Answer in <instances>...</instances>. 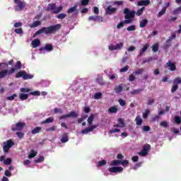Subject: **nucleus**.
<instances>
[{
    "instance_id": "nucleus-22",
    "label": "nucleus",
    "mask_w": 181,
    "mask_h": 181,
    "mask_svg": "<svg viewBox=\"0 0 181 181\" xmlns=\"http://www.w3.org/2000/svg\"><path fill=\"white\" fill-rule=\"evenodd\" d=\"M108 112L110 114H117V112H118V107L117 106L110 107L108 109Z\"/></svg>"
},
{
    "instance_id": "nucleus-3",
    "label": "nucleus",
    "mask_w": 181,
    "mask_h": 181,
    "mask_svg": "<svg viewBox=\"0 0 181 181\" xmlns=\"http://www.w3.org/2000/svg\"><path fill=\"white\" fill-rule=\"evenodd\" d=\"M46 11H52V13H60L62 11H63V6H59V7H56V4H49L48 6L46 8Z\"/></svg>"
},
{
    "instance_id": "nucleus-8",
    "label": "nucleus",
    "mask_w": 181,
    "mask_h": 181,
    "mask_svg": "<svg viewBox=\"0 0 181 181\" xmlns=\"http://www.w3.org/2000/svg\"><path fill=\"white\" fill-rule=\"evenodd\" d=\"M151 151V145L150 144H145L143 146V150L138 153L140 156H146L148 155V151Z\"/></svg>"
},
{
    "instance_id": "nucleus-33",
    "label": "nucleus",
    "mask_w": 181,
    "mask_h": 181,
    "mask_svg": "<svg viewBox=\"0 0 181 181\" xmlns=\"http://www.w3.org/2000/svg\"><path fill=\"white\" fill-rule=\"evenodd\" d=\"M135 121H136V125H142V122H144V121L141 119V117L139 116H136Z\"/></svg>"
},
{
    "instance_id": "nucleus-40",
    "label": "nucleus",
    "mask_w": 181,
    "mask_h": 181,
    "mask_svg": "<svg viewBox=\"0 0 181 181\" xmlns=\"http://www.w3.org/2000/svg\"><path fill=\"white\" fill-rule=\"evenodd\" d=\"M165 13H166V7H163V9L159 11L158 17L160 18V16H163V15H165Z\"/></svg>"
},
{
    "instance_id": "nucleus-54",
    "label": "nucleus",
    "mask_w": 181,
    "mask_h": 181,
    "mask_svg": "<svg viewBox=\"0 0 181 181\" xmlns=\"http://www.w3.org/2000/svg\"><path fill=\"white\" fill-rule=\"evenodd\" d=\"M174 121L175 124H177L178 125L181 123V118L179 116H175L174 118Z\"/></svg>"
},
{
    "instance_id": "nucleus-30",
    "label": "nucleus",
    "mask_w": 181,
    "mask_h": 181,
    "mask_svg": "<svg viewBox=\"0 0 181 181\" xmlns=\"http://www.w3.org/2000/svg\"><path fill=\"white\" fill-rule=\"evenodd\" d=\"M121 165V160H115L111 161L110 165L111 166H118Z\"/></svg>"
},
{
    "instance_id": "nucleus-56",
    "label": "nucleus",
    "mask_w": 181,
    "mask_h": 181,
    "mask_svg": "<svg viewBox=\"0 0 181 181\" xmlns=\"http://www.w3.org/2000/svg\"><path fill=\"white\" fill-rule=\"evenodd\" d=\"M101 95H103V93H101L100 92L96 93L94 95V99L95 100H100V98H101Z\"/></svg>"
},
{
    "instance_id": "nucleus-2",
    "label": "nucleus",
    "mask_w": 181,
    "mask_h": 181,
    "mask_svg": "<svg viewBox=\"0 0 181 181\" xmlns=\"http://www.w3.org/2000/svg\"><path fill=\"white\" fill-rule=\"evenodd\" d=\"M123 13H124V23H132L134 18H135L136 12L135 11H131L128 8L124 9Z\"/></svg>"
},
{
    "instance_id": "nucleus-26",
    "label": "nucleus",
    "mask_w": 181,
    "mask_h": 181,
    "mask_svg": "<svg viewBox=\"0 0 181 181\" xmlns=\"http://www.w3.org/2000/svg\"><path fill=\"white\" fill-rule=\"evenodd\" d=\"M96 81H98V84H100V86H105V82L104 81L103 76L98 77Z\"/></svg>"
},
{
    "instance_id": "nucleus-29",
    "label": "nucleus",
    "mask_w": 181,
    "mask_h": 181,
    "mask_svg": "<svg viewBox=\"0 0 181 181\" xmlns=\"http://www.w3.org/2000/svg\"><path fill=\"white\" fill-rule=\"evenodd\" d=\"M42 25V22L39 21H35L33 23V24L30 26V28H37V26H40Z\"/></svg>"
},
{
    "instance_id": "nucleus-20",
    "label": "nucleus",
    "mask_w": 181,
    "mask_h": 181,
    "mask_svg": "<svg viewBox=\"0 0 181 181\" xmlns=\"http://www.w3.org/2000/svg\"><path fill=\"white\" fill-rule=\"evenodd\" d=\"M124 90V85L119 84L118 86H116L115 88V91L117 94H119V93H122V90Z\"/></svg>"
},
{
    "instance_id": "nucleus-28",
    "label": "nucleus",
    "mask_w": 181,
    "mask_h": 181,
    "mask_svg": "<svg viewBox=\"0 0 181 181\" xmlns=\"http://www.w3.org/2000/svg\"><path fill=\"white\" fill-rule=\"evenodd\" d=\"M146 25H148V19L145 18V19H143L140 22L139 27L140 28H145V26H146Z\"/></svg>"
},
{
    "instance_id": "nucleus-1",
    "label": "nucleus",
    "mask_w": 181,
    "mask_h": 181,
    "mask_svg": "<svg viewBox=\"0 0 181 181\" xmlns=\"http://www.w3.org/2000/svg\"><path fill=\"white\" fill-rule=\"evenodd\" d=\"M61 28L62 24H56L48 27H42L41 29L35 33V34L33 35V37H36L37 35H41V33H45V35H53L58 30H60Z\"/></svg>"
},
{
    "instance_id": "nucleus-12",
    "label": "nucleus",
    "mask_w": 181,
    "mask_h": 181,
    "mask_svg": "<svg viewBox=\"0 0 181 181\" xmlns=\"http://www.w3.org/2000/svg\"><path fill=\"white\" fill-rule=\"evenodd\" d=\"M124 47V42H120L118 44H116L115 45H110L109 46V50H121V49Z\"/></svg>"
},
{
    "instance_id": "nucleus-32",
    "label": "nucleus",
    "mask_w": 181,
    "mask_h": 181,
    "mask_svg": "<svg viewBox=\"0 0 181 181\" xmlns=\"http://www.w3.org/2000/svg\"><path fill=\"white\" fill-rule=\"evenodd\" d=\"M45 50H47V52H52L53 50V45L52 44H46L45 46Z\"/></svg>"
},
{
    "instance_id": "nucleus-7",
    "label": "nucleus",
    "mask_w": 181,
    "mask_h": 181,
    "mask_svg": "<svg viewBox=\"0 0 181 181\" xmlns=\"http://www.w3.org/2000/svg\"><path fill=\"white\" fill-rule=\"evenodd\" d=\"M13 73H15L14 68H12L10 71L8 69L0 71V78H4V77H6V76H11V74H13Z\"/></svg>"
},
{
    "instance_id": "nucleus-63",
    "label": "nucleus",
    "mask_w": 181,
    "mask_h": 181,
    "mask_svg": "<svg viewBox=\"0 0 181 181\" xmlns=\"http://www.w3.org/2000/svg\"><path fill=\"white\" fill-rule=\"evenodd\" d=\"M149 110H146V112L144 113H143V118L144 119H146V118H148V115H149Z\"/></svg>"
},
{
    "instance_id": "nucleus-23",
    "label": "nucleus",
    "mask_w": 181,
    "mask_h": 181,
    "mask_svg": "<svg viewBox=\"0 0 181 181\" xmlns=\"http://www.w3.org/2000/svg\"><path fill=\"white\" fill-rule=\"evenodd\" d=\"M19 98L21 101H25V100H28L29 98V95L28 93H20Z\"/></svg>"
},
{
    "instance_id": "nucleus-34",
    "label": "nucleus",
    "mask_w": 181,
    "mask_h": 181,
    "mask_svg": "<svg viewBox=\"0 0 181 181\" xmlns=\"http://www.w3.org/2000/svg\"><path fill=\"white\" fill-rule=\"evenodd\" d=\"M118 124H120L121 128H124L125 127V121L122 118H119L118 119Z\"/></svg>"
},
{
    "instance_id": "nucleus-37",
    "label": "nucleus",
    "mask_w": 181,
    "mask_h": 181,
    "mask_svg": "<svg viewBox=\"0 0 181 181\" xmlns=\"http://www.w3.org/2000/svg\"><path fill=\"white\" fill-rule=\"evenodd\" d=\"M141 91H144V89H136L132 91L131 94H132V95H138V94H139V93Z\"/></svg>"
},
{
    "instance_id": "nucleus-17",
    "label": "nucleus",
    "mask_w": 181,
    "mask_h": 181,
    "mask_svg": "<svg viewBox=\"0 0 181 181\" xmlns=\"http://www.w3.org/2000/svg\"><path fill=\"white\" fill-rule=\"evenodd\" d=\"M148 49H149L148 44H146L145 45H144V47L139 52V56H142V54H144V53H145V52H146Z\"/></svg>"
},
{
    "instance_id": "nucleus-38",
    "label": "nucleus",
    "mask_w": 181,
    "mask_h": 181,
    "mask_svg": "<svg viewBox=\"0 0 181 181\" xmlns=\"http://www.w3.org/2000/svg\"><path fill=\"white\" fill-rule=\"evenodd\" d=\"M105 165H107V160H102L98 161L97 166L101 167V166H105Z\"/></svg>"
},
{
    "instance_id": "nucleus-39",
    "label": "nucleus",
    "mask_w": 181,
    "mask_h": 181,
    "mask_svg": "<svg viewBox=\"0 0 181 181\" xmlns=\"http://www.w3.org/2000/svg\"><path fill=\"white\" fill-rule=\"evenodd\" d=\"M144 11H145V7H141L140 9L137 11V12L136 13V15L137 16H141V15L144 13Z\"/></svg>"
},
{
    "instance_id": "nucleus-44",
    "label": "nucleus",
    "mask_w": 181,
    "mask_h": 181,
    "mask_svg": "<svg viewBox=\"0 0 181 181\" xmlns=\"http://www.w3.org/2000/svg\"><path fill=\"white\" fill-rule=\"evenodd\" d=\"M16 97H18V95L16 93H14L11 96L7 97L6 100H8V101H13Z\"/></svg>"
},
{
    "instance_id": "nucleus-58",
    "label": "nucleus",
    "mask_w": 181,
    "mask_h": 181,
    "mask_svg": "<svg viewBox=\"0 0 181 181\" xmlns=\"http://www.w3.org/2000/svg\"><path fill=\"white\" fill-rule=\"evenodd\" d=\"M118 103L121 107H124L127 105V101L124 100V99H119Z\"/></svg>"
},
{
    "instance_id": "nucleus-53",
    "label": "nucleus",
    "mask_w": 181,
    "mask_h": 181,
    "mask_svg": "<svg viewBox=\"0 0 181 181\" xmlns=\"http://www.w3.org/2000/svg\"><path fill=\"white\" fill-rule=\"evenodd\" d=\"M129 70V66L127 65L124 67L120 69L119 71L120 73H125L126 71H128Z\"/></svg>"
},
{
    "instance_id": "nucleus-61",
    "label": "nucleus",
    "mask_w": 181,
    "mask_h": 181,
    "mask_svg": "<svg viewBox=\"0 0 181 181\" xmlns=\"http://www.w3.org/2000/svg\"><path fill=\"white\" fill-rule=\"evenodd\" d=\"M14 32L17 33V35H21V33H23V30H22V28H16Z\"/></svg>"
},
{
    "instance_id": "nucleus-10",
    "label": "nucleus",
    "mask_w": 181,
    "mask_h": 181,
    "mask_svg": "<svg viewBox=\"0 0 181 181\" xmlns=\"http://www.w3.org/2000/svg\"><path fill=\"white\" fill-rule=\"evenodd\" d=\"M16 4L17 6H15V11L16 12H18L20 11H23V8L26 6V2L25 1H17Z\"/></svg>"
},
{
    "instance_id": "nucleus-4",
    "label": "nucleus",
    "mask_w": 181,
    "mask_h": 181,
    "mask_svg": "<svg viewBox=\"0 0 181 181\" xmlns=\"http://www.w3.org/2000/svg\"><path fill=\"white\" fill-rule=\"evenodd\" d=\"M21 77H22L23 80H30L33 78V75L28 74L25 71H21L16 74V78H21Z\"/></svg>"
},
{
    "instance_id": "nucleus-50",
    "label": "nucleus",
    "mask_w": 181,
    "mask_h": 181,
    "mask_svg": "<svg viewBox=\"0 0 181 181\" xmlns=\"http://www.w3.org/2000/svg\"><path fill=\"white\" fill-rule=\"evenodd\" d=\"M135 29H136L135 25H132L127 28V30H128V32H132L135 30Z\"/></svg>"
},
{
    "instance_id": "nucleus-41",
    "label": "nucleus",
    "mask_w": 181,
    "mask_h": 181,
    "mask_svg": "<svg viewBox=\"0 0 181 181\" xmlns=\"http://www.w3.org/2000/svg\"><path fill=\"white\" fill-rule=\"evenodd\" d=\"M57 129V126H52L51 127H49L46 129V132H52L53 131H56Z\"/></svg>"
},
{
    "instance_id": "nucleus-59",
    "label": "nucleus",
    "mask_w": 181,
    "mask_h": 181,
    "mask_svg": "<svg viewBox=\"0 0 181 181\" xmlns=\"http://www.w3.org/2000/svg\"><path fill=\"white\" fill-rule=\"evenodd\" d=\"M67 16V14L66 13H59L58 16H57V19H64Z\"/></svg>"
},
{
    "instance_id": "nucleus-9",
    "label": "nucleus",
    "mask_w": 181,
    "mask_h": 181,
    "mask_svg": "<svg viewBox=\"0 0 181 181\" xmlns=\"http://www.w3.org/2000/svg\"><path fill=\"white\" fill-rule=\"evenodd\" d=\"M78 117V114L77 112L72 111L70 112L68 115H63L59 117V119H66V118H77Z\"/></svg>"
},
{
    "instance_id": "nucleus-14",
    "label": "nucleus",
    "mask_w": 181,
    "mask_h": 181,
    "mask_svg": "<svg viewBox=\"0 0 181 181\" xmlns=\"http://www.w3.org/2000/svg\"><path fill=\"white\" fill-rule=\"evenodd\" d=\"M95 128H97V126L92 125L86 129L81 130V134H83V135H86V134H88V132H93V131H94Z\"/></svg>"
},
{
    "instance_id": "nucleus-27",
    "label": "nucleus",
    "mask_w": 181,
    "mask_h": 181,
    "mask_svg": "<svg viewBox=\"0 0 181 181\" xmlns=\"http://www.w3.org/2000/svg\"><path fill=\"white\" fill-rule=\"evenodd\" d=\"M101 19V17L98 16H91L88 18L89 21H93V22H97V21H100Z\"/></svg>"
},
{
    "instance_id": "nucleus-51",
    "label": "nucleus",
    "mask_w": 181,
    "mask_h": 181,
    "mask_svg": "<svg viewBox=\"0 0 181 181\" xmlns=\"http://www.w3.org/2000/svg\"><path fill=\"white\" fill-rule=\"evenodd\" d=\"M170 47V41H168L167 40L165 43L163 45V49L166 50L169 49Z\"/></svg>"
},
{
    "instance_id": "nucleus-48",
    "label": "nucleus",
    "mask_w": 181,
    "mask_h": 181,
    "mask_svg": "<svg viewBox=\"0 0 181 181\" xmlns=\"http://www.w3.org/2000/svg\"><path fill=\"white\" fill-rule=\"evenodd\" d=\"M181 83V78L177 77L173 80V84L178 85Z\"/></svg>"
},
{
    "instance_id": "nucleus-60",
    "label": "nucleus",
    "mask_w": 181,
    "mask_h": 181,
    "mask_svg": "<svg viewBox=\"0 0 181 181\" xmlns=\"http://www.w3.org/2000/svg\"><path fill=\"white\" fill-rule=\"evenodd\" d=\"M20 91L21 93H29V91H32V90L30 88H21L20 89Z\"/></svg>"
},
{
    "instance_id": "nucleus-64",
    "label": "nucleus",
    "mask_w": 181,
    "mask_h": 181,
    "mask_svg": "<svg viewBox=\"0 0 181 181\" xmlns=\"http://www.w3.org/2000/svg\"><path fill=\"white\" fill-rule=\"evenodd\" d=\"M88 2H90V0H81V5H83V6H86V5H88Z\"/></svg>"
},
{
    "instance_id": "nucleus-21",
    "label": "nucleus",
    "mask_w": 181,
    "mask_h": 181,
    "mask_svg": "<svg viewBox=\"0 0 181 181\" xmlns=\"http://www.w3.org/2000/svg\"><path fill=\"white\" fill-rule=\"evenodd\" d=\"M31 45L34 49L36 47H38V46H40V40L35 39V40H33L31 42Z\"/></svg>"
},
{
    "instance_id": "nucleus-35",
    "label": "nucleus",
    "mask_w": 181,
    "mask_h": 181,
    "mask_svg": "<svg viewBox=\"0 0 181 181\" xmlns=\"http://www.w3.org/2000/svg\"><path fill=\"white\" fill-rule=\"evenodd\" d=\"M15 71L16 70H21V69H22V62H21V61H18L16 62V64L15 65Z\"/></svg>"
},
{
    "instance_id": "nucleus-45",
    "label": "nucleus",
    "mask_w": 181,
    "mask_h": 181,
    "mask_svg": "<svg viewBox=\"0 0 181 181\" xmlns=\"http://www.w3.org/2000/svg\"><path fill=\"white\" fill-rule=\"evenodd\" d=\"M37 155V152L35 151V150H31L30 153L28 155V158H35Z\"/></svg>"
},
{
    "instance_id": "nucleus-5",
    "label": "nucleus",
    "mask_w": 181,
    "mask_h": 181,
    "mask_svg": "<svg viewBox=\"0 0 181 181\" xmlns=\"http://www.w3.org/2000/svg\"><path fill=\"white\" fill-rule=\"evenodd\" d=\"M4 146H3V151L5 153L9 152V149L15 145V142L12 139L7 140L6 142H4Z\"/></svg>"
},
{
    "instance_id": "nucleus-15",
    "label": "nucleus",
    "mask_w": 181,
    "mask_h": 181,
    "mask_svg": "<svg viewBox=\"0 0 181 181\" xmlns=\"http://www.w3.org/2000/svg\"><path fill=\"white\" fill-rule=\"evenodd\" d=\"M105 12L107 15H113L117 12V8H114L112 6H107V8L105 9Z\"/></svg>"
},
{
    "instance_id": "nucleus-42",
    "label": "nucleus",
    "mask_w": 181,
    "mask_h": 181,
    "mask_svg": "<svg viewBox=\"0 0 181 181\" xmlns=\"http://www.w3.org/2000/svg\"><path fill=\"white\" fill-rule=\"evenodd\" d=\"M180 12H181V6H180L178 8H175L173 11V15H179V13H180Z\"/></svg>"
},
{
    "instance_id": "nucleus-6",
    "label": "nucleus",
    "mask_w": 181,
    "mask_h": 181,
    "mask_svg": "<svg viewBox=\"0 0 181 181\" xmlns=\"http://www.w3.org/2000/svg\"><path fill=\"white\" fill-rule=\"evenodd\" d=\"M25 127H26V124L25 122H18L16 124H13L11 126V131H13V132L16 131H22Z\"/></svg>"
},
{
    "instance_id": "nucleus-62",
    "label": "nucleus",
    "mask_w": 181,
    "mask_h": 181,
    "mask_svg": "<svg viewBox=\"0 0 181 181\" xmlns=\"http://www.w3.org/2000/svg\"><path fill=\"white\" fill-rule=\"evenodd\" d=\"M177 88H179V86L174 84V86L172 87L171 93H173L176 92L177 90Z\"/></svg>"
},
{
    "instance_id": "nucleus-16",
    "label": "nucleus",
    "mask_w": 181,
    "mask_h": 181,
    "mask_svg": "<svg viewBox=\"0 0 181 181\" xmlns=\"http://www.w3.org/2000/svg\"><path fill=\"white\" fill-rule=\"evenodd\" d=\"M77 4H74L72 8H70L67 11V13H74V15H78V10H77Z\"/></svg>"
},
{
    "instance_id": "nucleus-25",
    "label": "nucleus",
    "mask_w": 181,
    "mask_h": 181,
    "mask_svg": "<svg viewBox=\"0 0 181 181\" xmlns=\"http://www.w3.org/2000/svg\"><path fill=\"white\" fill-rule=\"evenodd\" d=\"M95 117V115L91 114L89 117L88 118V123L89 125H93V122L94 121V118Z\"/></svg>"
},
{
    "instance_id": "nucleus-31",
    "label": "nucleus",
    "mask_w": 181,
    "mask_h": 181,
    "mask_svg": "<svg viewBox=\"0 0 181 181\" xmlns=\"http://www.w3.org/2000/svg\"><path fill=\"white\" fill-rule=\"evenodd\" d=\"M54 121V119L53 117H48L45 120L41 122V124H51Z\"/></svg>"
},
{
    "instance_id": "nucleus-47",
    "label": "nucleus",
    "mask_w": 181,
    "mask_h": 181,
    "mask_svg": "<svg viewBox=\"0 0 181 181\" xmlns=\"http://www.w3.org/2000/svg\"><path fill=\"white\" fill-rule=\"evenodd\" d=\"M129 23H126L125 21H121L119 23L117 24V29H121V28H124V25H128Z\"/></svg>"
},
{
    "instance_id": "nucleus-57",
    "label": "nucleus",
    "mask_w": 181,
    "mask_h": 181,
    "mask_svg": "<svg viewBox=\"0 0 181 181\" xmlns=\"http://www.w3.org/2000/svg\"><path fill=\"white\" fill-rule=\"evenodd\" d=\"M16 135L19 139H23V136H25V134L21 132H17Z\"/></svg>"
},
{
    "instance_id": "nucleus-49",
    "label": "nucleus",
    "mask_w": 181,
    "mask_h": 181,
    "mask_svg": "<svg viewBox=\"0 0 181 181\" xmlns=\"http://www.w3.org/2000/svg\"><path fill=\"white\" fill-rule=\"evenodd\" d=\"M160 126L163 128H168L169 127V124H168V122L166 121H163L160 123Z\"/></svg>"
},
{
    "instance_id": "nucleus-52",
    "label": "nucleus",
    "mask_w": 181,
    "mask_h": 181,
    "mask_svg": "<svg viewBox=\"0 0 181 181\" xmlns=\"http://www.w3.org/2000/svg\"><path fill=\"white\" fill-rule=\"evenodd\" d=\"M54 114H63V110H62V108H54Z\"/></svg>"
},
{
    "instance_id": "nucleus-43",
    "label": "nucleus",
    "mask_w": 181,
    "mask_h": 181,
    "mask_svg": "<svg viewBox=\"0 0 181 181\" xmlns=\"http://www.w3.org/2000/svg\"><path fill=\"white\" fill-rule=\"evenodd\" d=\"M120 165H122V166H128V165H129V160H120Z\"/></svg>"
},
{
    "instance_id": "nucleus-13",
    "label": "nucleus",
    "mask_w": 181,
    "mask_h": 181,
    "mask_svg": "<svg viewBox=\"0 0 181 181\" xmlns=\"http://www.w3.org/2000/svg\"><path fill=\"white\" fill-rule=\"evenodd\" d=\"M124 170L122 167H112L108 168L110 173H121Z\"/></svg>"
},
{
    "instance_id": "nucleus-36",
    "label": "nucleus",
    "mask_w": 181,
    "mask_h": 181,
    "mask_svg": "<svg viewBox=\"0 0 181 181\" xmlns=\"http://www.w3.org/2000/svg\"><path fill=\"white\" fill-rule=\"evenodd\" d=\"M152 50L154 53H156V52H158V50H159V44L158 43H156L152 46Z\"/></svg>"
},
{
    "instance_id": "nucleus-11",
    "label": "nucleus",
    "mask_w": 181,
    "mask_h": 181,
    "mask_svg": "<svg viewBox=\"0 0 181 181\" xmlns=\"http://www.w3.org/2000/svg\"><path fill=\"white\" fill-rule=\"evenodd\" d=\"M165 67L168 69L170 71H176V64L175 62L168 61L165 64Z\"/></svg>"
},
{
    "instance_id": "nucleus-55",
    "label": "nucleus",
    "mask_w": 181,
    "mask_h": 181,
    "mask_svg": "<svg viewBox=\"0 0 181 181\" xmlns=\"http://www.w3.org/2000/svg\"><path fill=\"white\" fill-rule=\"evenodd\" d=\"M12 163V158H6V160H4V165H11Z\"/></svg>"
},
{
    "instance_id": "nucleus-46",
    "label": "nucleus",
    "mask_w": 181,
    "mask_h": 181,
    "mask_svg": "<svg viewBox=\"0 0 181 181\" xmlns=\"http://www.w3.org/2000/svg\"><path fill=\"white\" fill-rule=\"evenodd\" d=\"M144 69H139L134 74H135V76H138L139 74H142V73H144Z\"/></svg>"
},
{
    "instance_id": "nucleus-19",
    "label": "nucleus",
    "mask_w": 181,
    "mask_h": 181,
    "mask_svg": "<svg viewBox=\"0 0 181 181\" xmlns=\"http://www.w3.org/2000/svg\"><path fill=\"white\" fill-rule=\"evenodd\" d=\"M151 4V1L149 0H141L140 1H138L137 5L139 6H146Z\"/></svg>"
},
{
    "instance_id": "nucleus-18",
    "label": "nucleus",
    "mask_w": 181,
    "mask_h": 181,
    "mask_svg": "<svg viewBox=\"0 0 181 181\" xmlns=\"http://www.w3.org/2000/svg\"><path fill=\"white\" fill-rule=\"evenodd\" d=\"M61 142L62 144H66V142H69V134L67 133H64L62 134Z\"/></svg>"
},
{
    "instance_id": "nucleus-24",
    "label": "nucleus",
    "mask_w": 181,
    "mask_h": 181,
    "mask_svg": "<svg viewBox=\"0 0 181 181\" xmlns=\"http://www.w3.org/2000/svg\"><path fill=\"white\" fill-rule=\"evenodd\" d=\"M41 131H42V127H37L31 131V134L32 135H36V134H39V132H41Z\"/></svg>"
}]
</instances>
